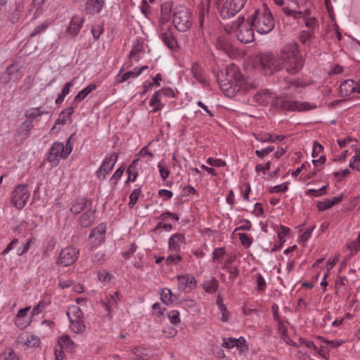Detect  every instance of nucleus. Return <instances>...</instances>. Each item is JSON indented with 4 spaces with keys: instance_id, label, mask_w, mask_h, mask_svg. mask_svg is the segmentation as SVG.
I'll return each mask as SVG.
<instances>
[{
    "instance_id": "nucleus-1",
    "label": "nucleus",
    "mask_w": 360,
    "mask_h": 360,
    "mask_svg": "<svg viewBox=\"0 0 360 360\" xmlns=\"http://www.w3.org/2000/svg\"><path fill=\"white\" fill-rule=\"evenodd\" d=\"M258 63L261 70L266 75H272L281 70L295 75L304 64V59L300 53L298 45L291 42L283 46L279 53H262L258 56Z\"/></svg>"
},
{
    "instance_id": "nucleus-2",
    "label": "nucleus",
    "mask_w": 360,
    "mask_h": 360,
    "mask_svg": "<svg viewBox=\"0 0 360 360\" xmlns=\"http://www.w3.org/2000/svg\"><path fill=\"white\" fill-rule=\"evenodd\" d=\"M171 18L179 32H186L192 25L191 13L188 8L181 5L173 7L172 2H165L161 6L160 22L167 24Z\"/></svg>"
},
{
    "instance_id": "nucleus-3",
    "label": "nucleus",
    "mask_w": 360,
    "mask_h": 360,
    "mask_svg": "<svg viewBox=\"0 0 360 360\" xmlns=\"http://www.w3.org/2000/svg\"><path fill=\"white\" fill-rule=\"evenodd\" d=\"M252 27L251 22H245V18L239 15L236 20L226 22V34H233L241 43H250L254 40Z\"/></svg>"
},
{
    "instance_id": "nucleus-4",
    "label": "nucleus",
    "mask_w": 360,
    "mask_h": 360,
    "mask_svg": "<svg viewBox=\"0 0 360 360\" xmlns=\"http://www.w3.org/2000/svg\"><path fill=\"white\" fill-rule=\"evenodd\" d=\"M252 25L259 34H267L274 27V20L269 8L264 7L262 11L255 10L251 18Z\"/></svg>"
},
{
    "instance_id": "nucleus-5",
    "label": "nucleus",
    "mask_w": 360,
    "mask_h": 360,
    "mask_svg": "<svg viewBox=\"0 0 360 360\" xmlns=\"http://www.w3.org/2000/svg\"><path fill=\"white\" fill-rule=\"evenodd\" d=\"M243 84L238 68L231 63L226 67V97H233L239 91Z\"/></svg>"
},
{
    "instance_id": "nucleus-6",
    "label": "nucleus",
    "mask_w": 360,
    "mask_h": 360,
    "mask_svg": "<svg viewBox=\"0 0 360 360\" xmlns=\"http://www.w3.org/2000/svg\"><path fill=\"white\" fill-rule=\"evenodd\" d=\"M66 314L70 321V328L75 333H83L86 329L83 320V312L77 305H70Z\"/></svg>"
},
{
    "instance_id": "nucleus-7",
    "label": "nucleus",
    "mask_w": 360,
    "mask_h": 360,
    "mask_svg": "<svg viewBox=\"0 0 360 360\" xmlns=\"http://www.w3.org/2000/svg\"><path fill=\"white\" fill-rule=\"evenodd\" d=\"M275 105L283 110L288 111L302 112L315 109L316 105L309 102H301L285 98H278Z\"/></svg>"
},
{
    "instance_id": "nucleus-8",
    "label": "nucleus",
    "mask_w": 360,
    "mask_h": 360,
    "mask_svg": "<svg viewBox=\"0 0 360 360\" xmlns=\"http://www.w3.org/2000/svg\"><path fill=\"white\" fill-rule=\"evenodd\" d=\"M30 196V192L26 185L17 186L11 193V203L18 210L22 209L27 204Z\"/></svg>"
},
{
    "instance_id": "nucleus-9",
    "label": "nucleus",
    "mask_w": 360,
    "mask_h": 360,
    "mask_svg": "<svg viewBox=\"0 0 360 360\" xmlns=\"http://www.w3.org/2000/svg\"><path fill=\"white\" fill-rule=\"evenodd\" d=\"M118 159L117 153H110L105 156L101 166L96 172V176L98 180H104L106 176L113 169Z\"/></svg>"
},
{
    "instance_id": "nucleus-10",
    "label": "nucleus",
    "mask_w": 360,
    "mask_h": 360,
    "mask_svg": "<svg viewBox=\"0 0 360 360\" xmlns=\"http://www.w3.org/2000/svg\"><path fill=\"white\" fill-rule=\"evenodd\" d=\"M23 76L20 66L16 63H12L7 67L6 70L0 76V83L7 84L10 82H18Z\"/></svg>"
},
{
    "instance_id": "nucleus-11",
    "label": "nucleus",
    "mask_w": 360,
    "mask_h": 360,
    "mask_svg": "<svg viewBox=\"0 0 360 360\" xmlns=\"http://www.w3.org/2000/svg\"><path fill=\"white\" fill-rule=\"evenodd\" d=\"M70 153V148H65L63 143L55 142L49 150L47 160L50 162L57 163L60 159L67 158Z\"/></svg>"
},
{
    "instance_id": "nucleus-12",
    "label": "nucleus",
    "mask_w": 360,
    "mask_h": 360,
    "mask_svg": "<svg viewBox=\"0 0 360 360\" xmlns=\"http://www.w3.org/2000/svg\"><path fill=\"white\" fill-rule=\"evenodd\" d=\"M79 251L73 246H68L63 249L60 253L58 264L64 266L74 264L78 258Z\"/></svg>"
},
{
    "instance_id": "nucleus-13",
    "label": "nucleus",
    "mask_w": 360,
    "mask_h": 360,
    "mask_svg": "<svg viewBox=\"0 0 360 360\" xmlns=\"http://www.w3.org/2000/svg\"><path fill=\"white\" fill-rule=\"evenodd\" d=\"M169 25L160 22V37L165 44L171 50L177 47V41L171 30Z\"/></svg>"
},
{
    "instance_id": "nucleus-14",
    "label": "nucleus",
    "mask_w": 360,
    "mask_h": 360,
    "mask_svg": "<svg viewBox=\"0 0 360 360\" xmlns=\"http://www.w3.org/2000/svg\"><path fill=\"white\" fill-rule=\"evenodd\" d=\"M30 310L31 307H27L18 311L14 319V323L19 329L23 330L31 323L32 316L29 314Z\"/></svg>"
},
{
    "instance_id": "nucleus-15",
    "label": "nucleus",
    "mask_w": 360,
    "mask_h": 360,
    "mask_svg": "<svg viewBox=\"0 0 360 360\" xmlns=\"http://www.w3.org/2000/svg\"><path fill=\"white\" fill-rule=\"evenodd\" d=\"M106 226L101 224L94 229L89 237V242L93 248H97L105 241Z\"/></svg>"
},
{
    "instance_id": "nucleus-16",
    "label": "nucleus",
    "mask_w": 360,
    "mask_h": 360,
    "mask_svg": "<svg viewBox=\"0 0 360 360\" xmlns=\"http://www.w3.org/2000/svg\"><path fill=\"white\" fill-rule=\"evenodd\" d=\"M186 245V237L183 233H176L168 240V250L170 252H179Z\"/></svg>"
},
{
    "instance_id": "nucleus-17",
    "label": "nucleus",
    "mask_w": 360,
    "mask_h": 360,
    "mask_svg": "<svg viewBox=\"0 0 360 360\" xmlns=\"http://www.w3.org/2000/svg\"><path fill=\"white\" fill-rule=\"evenodd\" d=\"M120 299V295L118 292H110L105 295V297L102 300L101 303L108 312L106 316L110 319L112 317L111 312L112 309L117 307Z\"/></svg>"
},
{
    "instance_id": "nucleus-18",
    "label": "nucleus",
    "mask_w": 360,
    "mask_h": 360,
    "mask_svg": "<svg viewBox=\"0 0 360 360\" xmlns=\"http://www.w3.org/2000/svg\"><path fill=\"white\" fill-rule=\"evenodd\" d=\"M17 342L19 345H25L27 347H37L39 346L41 340L36 335L23 332L18 337Z\"/></svg>"
},
{
    "instance_id": "nucleus-19",
    "label": "nucleus",
    "mask_w": 360,
    "mask_h": 360,
    "mask_svg": "<svg viewBox=\"0 0 360 360\" xmlns=\"http://www.w3.org/2000/svg\"><path fill=\"white\" fill-rule=\"evenodd\" d=\"M148 69L147 65L142 66L141 68L136 67L133 70L122 73L123 68L120 70L116 76V80L119 83H123L130 78H136L139 76L144 70Z\"/></svg>"
},
{
    "instance_id": "nucleus-20",
    "label": "nucleus",
    "mask_w": 360,
    "mask_h": 360,
    "mask_svg": "<svg viewBox=\"0 0 360 360\" xmlns=\"http://www.w3.org/2000/svg\"><path fill=\"white\" fill-rule=\"evenodd\" d=\"M179 288L183 291L191 290L195 288L196 281L191 275H183L176 276Z\"/></svg>"
},
{
    "instance_id": "nucleus-21",
    "label": "nucleus",
    "mask_w": 360,
    "mask_h": 360,
    "mask_svg": "<svg viewBox=\"0 0 360 360\" xmlns=\"http://www.w3.org/2000/svg\"><path fill=\"white\" fill-rule=\"evenodd\" d=\"M236 347L239 354L248 350V346L243 337L239 338H229L226 339V349Z\"/></svg>"
},
{
    "instance_id": "nucleus-22",
    "label": "nucleus",
    "mask_w": 360,
    "mask_h": 360,
    "mask_svg": "<svg viewBox=\"0 0 360 360\" xmlns=\"http://www.w3.org/2000/svg\"><path fill=\"white\" fill-rule=\"evenodd\" d=\"M85 22V18L77 15H74L66 29V32L71 36H76L79 32Z\"/></svg>"
},
{
    "instance_id": "nucleus-23",
    "label": "nucleus",
    "mask_w": 360,
    "mask_h": 360,
    "mask_svg": "<svg viewBox=\"0 0 360 360\" xmlns=\"http://www.w3.org/2000/svg\"><path fill=\"white\" fill-rule=\"evenodd\" d=\"M191 72L193 77L202 86H208L209 82L206 77L204 69L196 62L192 63Z\"/></svg>"
},
{
    "instance_id": "nucleus-24",
    "label": "nucleus",
    "mask_w": 360,
    "mask_h": 360,
    "mask_svg": "<svg viewBox=\"0 0 360 360\" xmlns=\"http://www.w3.org/2000/svg\"><path fill=\"white\" fill-rule=\"evenodd\" d=\"M104 5V0H87L85 4V12L87 15H94L101 13Z\"/></svg>"
},
{
    "instance_id": "nucleus-25",
    "label": "nucleus",
    "mask_w": 360,
    "mask_h": 360,
    "mask_svg": "<svg viewBox=\"0 0 360 360\" xmlns=\"http://www.w3.org/2000/svg\"><path fill=\"white\" fill-rule=\"evenodd\" d=\"M247 0H226V14L229 18L234 16L244 6Z\"/></svg>"
},
{
    "instance_id": "nucleus-26",
    "label": "nucleus",
    "mask_w": 360,
    "mask_h": 360,
    "mask_svg": "<svg viewBox=\"0 0 360 360\" xmlns=\"http://www.w3.org/2000/svg\"><path fill=\"white\" fill-rule=\"evenodd\" d=\"M91 205V202L84 198H78L72 203L70 210L72 214H77L85 211Z\"/></svg>"
},
{
    "instance_id": "nucleus-27",
    "label": "nucleus",
    "mask_w": 360,
    "mask_h": 360,
    "mask_svg": "<svg viewBox=\"0 0 360 360\" xmlns=\"http://www.w3.org/2000/svg\"><path fill=\"white\" fill-rule=\"evenodd\" d=\"M356 86V82L352 79H347L342 82L340 86V94L342 97L348 96L354 93Z\"/></svg>"
},
{
    "instance_id": "nucleus-28",
    "label": "nucleus",
    "mask_w": 360,
    "mask_h": 360,
    "mask_svg": "<svg viewBox=\"0 0 360 360\" xmlns=\"http://www.w3.org/2000/svg\"><path fill=\"white\" fill-rule=\"evenodd\" d=\"M97 86L91 83L88 85L86 87L81 90L77 96L75 97L73 102L74 105H77L79 103H80L82 100H84L91 91H94L96 89Z\"/></svg>"
},
{
    "instance_id": "nucleus-29",
    "label": "nucleus",
    "mask_w": 360,
    "mask_h": 360,
    "mask_svg": "<svg viewBox=\"0 0 360 360\" xmlns=\"http://www.w3.org/2000/svg\"><path fill=\"white\" fill-rule=\"evenodd\" d=\"M131 353L134 355L133 360H150L148 358V349L137 346L131 348Z\"/></svg>"
},
{
    "instance_id": "nucleus-30",
    "label": "nucleus",
    "mask_w": 360,
    "mask_h": 360,
    "mask_svg": "<svg viewBox=\"0 0 360 360\" xmlns=\"http://www.w3.org/2000/svg\"><path fill=\"white\" fill-rule=\"evenodd\" d=\"M94 219V210L91 205L88 207L80 217V224L82 226L86 227L91 225Z\"/></svg>"
},
{
    "instance_id": "nucleus-31",
    "label": "nucleus",
    "mask_w": 360,
    "mask_h": 360,
    "mask_svg": "<svg viewBox=\"0 0 360 360\" xmlns=\"http://www.w3.org/2000/svg\"><path fill=\"white\" fill-rule=\"evenodd\" d=\"M143 51V43L140 40H137L133 44L132 49L130 53V57L136 60H139L142 58L141 53Z\"/></svg>"
},
{
    "instance_id": "nucleus-32",
    "label": "nucleus",
    "mask_w": 360,
    "mask_h": 360,
    "mask_svg": "<svg viewBox=\"0 0 360 360\" xmlns=\"http://www.w3.org/2000/svg\"><path fill=\"white\" fill-rule=\"evenodd\" d=\"M149 105L153 108L152 112H156L164 107L165 103L162 102V98L155 92L150 100Z\"/></svg>"
},
{
    "instance_id": "nucleus-33",
    "label": "nucleus",
    "mask_w": 360,
    "mask_h": 360,
    "mask_svg": "<svg viewBox=\"0 0 360 360\" xmlns=\"http://www.w3.org/2000/svg\"><path fill=\"white\" fill-rule=\"evenodd\" d=\"M46 113L40 108H30L25 111V116L28 120L27 121H32Z\"/></svg>"
},
{
    "instance_id": "nucleus-34",
    "label": "nucleus",
    "mask_w": 360,
    "mask_h": 360,
    "mask_svg": "<svg viewBox=\"0 0 360 360\" xmlns=\"http://www.w3.org/2000/svg\"><path fill=\"white\" fill-rule=\"evenodd\" d=\"M139 160H134L129 165L127 172L128 174L127 181L134 182L138 176V172L136 165Z\"/></svg>"
},
{
    "instance_id": "nucleus-35",
    "label": "nucleus",
    "mask_w": 360,
    "mask_h": 360,
    "mask_svg": "<svg viewBox=\"0 0 360 360\" xmlns=\"http://www.w3.org/2000/svg\"><path fill=\"white\" fill-rule=\"evenodd\" d=\"M270 98V92L266 90L256 94L254 96V100L257 103L265 105L269 103Z\"/></svg>"
},
{
    "instance_id": "nucleus-36",
    "label": "nucleus",
    "mask_w": 360,
    "mask_h": 360,
    "mask_svg": "<svg viewBox=\"0 0 360 360\" xmlns=\"http://www.w3.org/2000/svg\"><path fill=\"white\" fill-rule=\"evenodd\" d=\"M33 127L34 125L32 121H25L19 127L18 133L23 137L27 138Z\"/></svg>"
},
{
    "instance_id": "nucleus-37",
    "label": "nucleus",
    "mask_w": 360,
    "mask_h": 360,
    "mask_svg": "<svg viewBox=\"0 0 360 360\" xmlns=\"http://www.w3.org/2000/svg\"><path fill=\"white\" fill-rule=\"evenodd\" d=\"M124 170H125V167L124 166H121L120 167L117 169V170L115 172L113 175L110 179L109 183L112 189L116 187L119 180L122 176Z\"/></svg>"
},
{
    "instance_id": "nucleus-38",
    "label": "nucleus",
    "mask_w": 360,
    "mask_h": 360,
    "mask_svg": "<svg viewBox=\"0 0 360 360\" xmlns=\"http://www.w3.org/2000/svg\"><path fill=\"white\" fill-rule=\"evenodd\" d=\"M226 55L231 58L236 59L243 56V52L239 49L226 43Z\"/></svg>"
},
{
    "instance_id": "nucleus-39",
    "label": "nucleus",
    "mask_w": 360,
    "mask_h": 360,
    "mask_svg": "<svg viewBox=\"0 0 360 360\" xmlns=\"http://www.w3.org/2000/svg\"><path fill=\"white\" fill-rule=\"evenodd\" d=\"M141 193V188L139 186L134 188L129 195V202L128 206L129 208H132L138 202L139 198Z\"/></svg>"
},
{
    "instance_id": "nucleus-40",
    "label": "nucleus",
    "mask_w": 360,
    "mask_h": 360,
    "mask_svg": "<svg viewBox=\"0 0 360 360\" xmlns=\"http://www.w3.org/2000/svg\"><path fill=\"white\" fill-rule=\"evenodd\" d=\"M210 2V0H202L201 4L198 7L200 24L201 27L203 24L205 14L208 11Z\"/></svg>"
},
{
    "instance_id": "nucleus-41",
    "label": "nucleus",
    "mask_w": 360,
    "mask_h": 360,
    "mask_svg": "<svg viewBox=\"0 0 360 360\" xmlns=\"http://www.w3.org/2000/svg\"><path fill=\"white\" fill-rule=\"evenodd\" d=\"M218 282L215 278L208 279L202 283V287L207 292H214L217 290Z\"/></svg>"
},
{
    "instance_id": "nucleus-42",
    "label": "nucleus",
    "mask_w": 360,
    "mask_h": 360,
    "mask_svg": "<svg viewBox=\"0 0 360 360\" xmlns=\"http://www.w3.org/2000/svg\"><path fill=\"white\" fill-rule=\"evenodd\" d=\"M172 297H173V294L170 289L165 288L161 290L160 299L163 303H165L166 304H171L174 301Z\"/></svg>"
},
{
    "instance_id": "nucleus-43",
    "label": "nucleus",
    "mask_w": 360,
    "mask_h": 360,
    "mask_svg": "<svg viewBox=\"0 0 360 360\" xmlns=\"http://www.w3.org/2000/svg\"><path fill=\"white\" fill-rule=\"evenodd\" d=\"M349 167L352 169H355L356 171L360 172V149H355V154L352 157V160L349 162Z\"/></svg>"
},
{
    "instance_id": "nucleus-44",
    "label": "nucleus",
    "mask_w": 360,
    "mask_h": 360,
    "mask_svg": "<svg viewBox=\"0 0 360 360\" xmlns=\"http://www.w3.org/2000/svg\"><path fill=\"white\" fill-rule=\"evenodd\" d=\"M58 344L63 349H72L74 345L73 341L68 335H62L58 340Z\"/></svg>"
},
{
    "instance_id": "nucleus-45",
    "label": "nucleus",
    "mask_w": 360,
    "mask_h": 360,
    "mask_svg": "<svg viewBox=\"0 0 360 360\" xmlns=\"http://www.w3.org/2000/svg\"><path fill=\"white\" fill-rule=\"evenodd\" d=\"M0 360H19L16 354L11 349H6L0 353Z\"/></svg>"
},
{
    "instance_id": "nucleus-46",
    "label": "nucleus",
    "mask_w": 360,
    "mask_h": 360,
    "mask_svg": "<svg viewBox=\"0 0 360 360\" xmlns=\"http://www.w3.org/2000/svg\"><path fill=\"white\" fill-rule=\"evenodd\" d=\"M314 37V31L313 30H308L302 31L300 34L299 39L302 44L307 43L311 39Z\"/></svg>"
},
{
    "instance_id": "nucleus-47",
    "label": "nucleus",
    "mask_w": 360,
    "mask_h": 360,
    "mask_svg": "<svg viewBox=\"0 0 360 360\" xmlns=\"http://www.w3.org/2000/svg\"><path fill=\"white\" fill-rule=\"evenodd\" d=\"M225 255V249L224 248H217L213 252V259L217 264H221Z\"/></svg>"
},
{
    "instance_id": "nucleus-48",
    "label": "nucleus",
    "mask_w": 360,
    "mask_h": 360,
    "mask_svg": "<svg viewBox=\"0 0 360 360\" xmlns=\"http://www.w3.org/2000/svg\"><path fill=\"white\" fill-rule=\"evenodd\" d=\"M32 240V238H29L24 241L23 243H22L21 246L18 248L16 250L17 255L21 256L27 253L30 248Z\"/></svg>"
},
{
    "instance_id": "nucleus-49",
    "label": "nucleus",
    "mask_w": 360,
    "mask_h": 360,
    "mask_svg": "<svg viewBox=\"0 0 360 360\" xmlns=\"http://www.w3.org/2000/svg\"><path fill=\"white\" fill-rule=\"evenodd\" d=\"M166 258V264L167 265L176 264L182 260V257L179 252H171Z\"/></svg>"
},
{
    "instance_id": "nucleus-50",
    "label": "nucleus",
    "mask_w": 360,
    "mask_h": 360,
    "mask_svg": "<svg viewBox=\"0 0 360 360\" xmlns=\"http://www.w3.org/2000/svg\"><path fill=\"white\" fill-rule=\"evenodd\" d=\"M155 92L162 98L163 96L167 97V98H174L175 96L174 90L172 89L169 88V87L162 88V89H160L159 91H157Z\"/></svg>"
},
{
    "instance_id": "nucleus-51",
    "label": "nucleus",
    "mask_w": 360,
    "mask_h": 360,
    "mask_svg": "<svg viewBox=\"0 0 360 360\" xmlns=\"http://www.w3.org/2000/svg\"><path fill=\"white\" fill-rule=\"evenodd\" d=\"M254 136L257 141H259L261 142H275V139H274L272 135L269 134H254Z\"/></svg>"
},
{
    "instance_id": "nucleus-52",
    "label": "nucleus",
    "mask_w": 360,
    "mask_h": 360,
    "mask_svg": "<svg viewBox=\"0 0 360 360\" xmlns=\"http://www.w3.org/2000/svg\"><path fill=\"white\" fill-rule=\"evenodd\" d=\"M212 72L214 75L221 90L222 91H224V84L223 83L224 80L222 79V77H223L222 71H219L218 70H217V68L215 67H213L212 68Z\"/></svg>"
},
{
    "instance_id": "nucleus-53",
    "label": "nucleus",
    "mask_w": 360,
    "mask_h": 360,
    "mask_svg": "<svg viewBox=\"0 0 360 360\" xmlns=\"http://www.w3.org/2000/svg\"><path fill=\"white\" fill-rule=\"evenodd\" d=\"M51 24V22L49 20H46L44 22L40 25L37 26L32 31V32L30 34V37H33L36 36L37 34H39L42 31L45 30Z\"/></svg>"
},
{
    "instance_id": "nucleus-54",
    "label": "nucleus",
    "mask_w": 360,
    "mask_h": 360,
    "mask_svg": "<svg viewBox=\"0 0 360 360\" xmlns=\"http://www.w3.org/2000/svg\"><path fill=\"white\" fill-rule=\"evenodd\" d=\"M98 278L100 281L108 283L111 281L112 276L105 270H101L98 273Z\"/></svg>"
},
{
    "instance_id": "nucleus-55",
    "label": "nucleus",
    "mask_w": 360,
    "mask_h": 360,
    "mask_svg": "<svg viewBox=\"0 0 360 360\" xmlns=\"http://www.w3.org/2000/svg\"><path fill=\"white\" fill-rule=\"evenodd\" d=\"M167 317L172 324H177L180 322L179 312L177 310H172L167 314Z\"/></svg>"
},
{
    "instance_id": "nucleus-56",
    "label": "nucleus",
    "mask_w": 360,
    "mask_h": 360,
    "mask_svg": "<svg viewBox=\"0 0 360 360\" xmlns=\"http://www.w3.org/2000/svg\"><path fill=\"white\" fill-rule=\"evenodd\" d=\"M46 307V303L44 301H41L39 302V304L36 306H34L30 312V314L32 316L34 315H37L39 313H41L43 310H44Z\"/></svg>"
},
{
    "instance_id": "nucleus-57",
    "label": "nucleus",
    "mask_w": 360,
    "mask_h": 360,
    "mask_svg": "<svg viewBox=\"0 0 360 360\" xmlns=\"http://www.w3.org/2000/svg\"><path fill=\"white\" fill-rule=\"evenodd\" d=\"M304 25L309 30H313L314 31L315 27L319 25V23L315 17H311L304 19Z\"/></svg>"
},
{
    "instance_id": "nucleus-58",
    "label": "nucleus",
    "mask_w": 360,
    "mask_h": 360,
    "mask_svg": "<svg viewBox=\"0 0 360 360\" xmlns=\"http://www.w3.org/2000/svg\"><path fill=\"white\" fill-rule=\"evenodd\" d=\"M77 107V105H74V102L72 101L71 106L63 110L60 114L63 116V120H65V119L69 118L73 114L75 109Z\"/></svg>"
},
{
    "instance_id": "nucleus-59",
    "label": "nucleus",
    "mask_w": 360,
    "mask_h": 360,
    "mask_svg": "<svg viewBox=\"0 0 360 360\" xmlns=\"http://www.w3.org/2000/svg\"><path fill=\"white\" fill-rule=\"evenodd\" d=\"M239 238L242 245L247 248L250 247L252 243L251 238L247 233H239Z\"/></svg>"
},
{
    "instance_id": "nucleus-60",
    "label": "nucleus",
    "mask_w": 360,
    "mask_h": 360,
    "mask_svg": "<svg viewBox=\"0 0 360 360\" xmlns=\"http://www.w3.org/2000/svg\"><path fill=\"white\" fill-rule=\"evenodd\" d=\"M347 248L350 250L351 254L354 255L360 250V241L357 239L347 244Z\"/></svg>"
},
{
    "instance_id": "nucleus-61",
    "label": "nucleus",
    "mask_w": 360,
    "mask_h": 360,
    "mask_svg": "<svg viewBox=\"0 0 360 360\" xmlns=\"http://www.w3.org/2000/svg\"><path fill=\"white\" fill-rule=\"evenodd\" d=\"M104 31V29L103 27V26L101 25H96V26H94L92 27L91 28V33L93 34V37H94V39L95 40H98L101 35L103 34Z\"/></svg>"
},
{
    "instance_id": "nucleus-62",
    "label": "nucleus",
    "mask_w": 360,
    "mask_h": 360,
    "mask_svg": "<svg viewBox=\"0 0 360 360\" xmlns=\"http://www.w3.org/2000/svg\"><path fill=\"white\" fill-rule=\"evenodd\" d=\"M226 270L229 273V280L231 281H233L234 279L237 277L238 274V270L237 269V266L235 265H231L230 266H228L226 265Z\"/></svg>"
},
{
    "instance_id": "nucleus-63",
    "label": "nucleus",
    "mask_w": 360,
    "mask_h": 360,
    "mask_svg": "<svg viewBox=\"0 0 360 360\" xmlns=\"http://www.w3.org/2000/svg\"><path fill=\"white\" fill-rule=\"evenodd\" d=\"M274 150V147L272 146H269L262 150H257L255 151V154L257 157L262 158L265 155L269 154L270 153L273 152Z\"/></svg>"
},
{
    "instance_id": "nucleus-64",
    "label": "nucleus",
    "mask_w": 360,
    "mask_h": 360,
    "mask_svg": "<svg viewBox=\"0 0 360 360\" xmlns=\"http://www.w3.org/2000/svg\"><path fill=\"white\" fill-rule=\"evenodd\" d=\"M266 282L263 278V276L259 274L257 276V289L259 292H262L265 290L266 288Z\"/></svg>"
}]
</instances>
